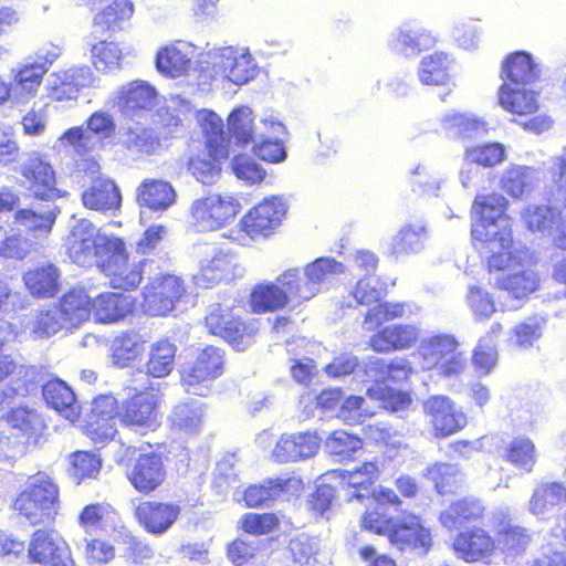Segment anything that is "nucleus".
I'll return each mask as SVG.
<instances>
[{"label":"nucleus","instance_id":"1","mask_svg":"<svg viewBox=\"0 0 566 566\" xmlns=\"http://www.w3.org/2000/svg\"><path fill=\"white\" fill-rule=\"evenodd\" d=\"M507 200L500 193L476 195L472 205V239L481 242L491 270H504L520 264L521 254L514 247L512 220L506 214Z\"/></svg>","mask_w":566,"mask_h":566},{"label":"nucleus","instance_id":"2","mask_svg":"<svg viewBox=\"0 0 566 566\" xmlns=\"http://www.w3.org/2000/svg\"><path fill=\"white\" fill-rule=\"evenodd\" d=\"M201 84L226 80L244 85L258 75V65L248 48L227 45L213 48L199 60Z\"/></svg>","mask_w":566,"mask_h":566},{"label":"nucleus","instance_id":"3","mask_svg":"<svg viewBox=\"0 0 566 566\" xmlns=\"http://www.w3.org/2000/svg\"><path fill=\"white\" fill-rule=\"evenodd\" d=\"M119 247V238L101 232L86 220H77L65 238V248L70 259L81 266L102 263L109 251Z\"/></svg>","mask_w":566,"mask_h":566},{"label":"nucleus","instance_id":"4","mask_svg":"<svg viewBox=\"0 0 566 566\" xmlns=\"http://www.w3.org/2000/svg\"><path fill=\"white\" fill-rule=\"evenodd\" d=\"M412 357L422 370L436 369L446 377L462 374L467 366L465 355L459 350L458 340L450 334L424 337Z\"/></svg>","mask_w":566,"mask_h":566},{"label":"nucleus","instance_id":"5","mask_svg":"<svg viewBox=\"0 0 566 566\" xmlns=\"http://www.w3.org/2000/svg\"><path fill=\"white\" fill-rule=\"evenodd\" d=\"M285 213L286 206L281 198H265L243 217L240 224L223 233V237L239 245H248L256 235H268L276 229Z\"/></svg>","mask_w":566,"mask_h":566},{"label":"nucleus","instance_id":"6","mask_svg":"<svg viewBox=\"0 0 566 566\" xmlns=\"http://www.w3.org/2000/svg\"><path fill=\"white\" fill-rule=\"evenodd\" d=\"M14 509L31 524L52 521L59 510L57 486L43 472L31 476L28 488L17 497Z\"/></svg>","mask_w":566,"mask_h":566},{"label":"nucleus","instance_id":"7","mask_svg":"<svg viewBox=\"0 0 566 566\" xmlns=\"http://www.w3.org/2000/svg\"><path fill=\"white\" fill-rule=\"evenodd\" d=\"M223 352L216 346L198 348L181 369V384L188 394L205 397L212 382L222 375Z\"/></svg>","mask_w":566,"mask_h":566},{"label":"nucleus","instance_id":"8","mask_svg":"<svg viewBox=\"0 0 566 566\" xmlns=\"http://www.w3.org/2000/svg\"><path fill=\"white\" fill-rule=\"evenodd\" d=\"M240 210L241 205L233 195L209 192L192 201L190 216L198 231H218L233 223Z\"/></svg>","mask_w":566,"mask_h":566},{"label":"nucleus","instance_id":"9","mask_svg":"<svg viewBox=\"0 0 566 566\" xmlns=\"http://www.w3.org/2000/svg\"><path fill=\"white\" fill-rule=\"evenodd\" d=\"M245 269L240 256L227 249L208 248L199 260V268L193 275L199 287H210L219 283H229L244 275Z\"/></svg>","mask_w":566,"mask_h":566},{"label":"nucleus","instance_id":"10","mask_svg":"<svg viewBox=\"0 0 566 566\" xmlns=\"http://www.w3.org/2000/svg\"><path fill=\"white\" fill-rule=\"evenodd\" d=\"M145 265L146 260L130 258L127 254L125 243L119 239V247L111 250L98 268L113 289L130 291L140 284Z\"/></svg>","mask_w":566,"mask_h":566},{"label":"nucleus","instance_id":"11","mask_svg":"<svg viewBox=\"0 0 566 566\" xmlns=\"http://www.w3.org/2000/svg\"><path fill=\"white\" fill-rule=\"evenodd\" d=\"M387 538L392 547L401 552L426 554L432 545L430 530L412 513L397 515Z\"/></svg>","mask_w":566,"mask_h":566},{"label":"nucleus","instance_id":"12","mask_svg":"<svg viewBox=\"0 0 566 566\" xmlns=\"http://www.w3.org/2000/svg\"><path fill=\"white\" fill-rule=\"evenodd\" d=\"M59 55V50L54 49L44 56L43 62H25L11 70L12 80L9 85L15 105H24L38 95L49 66Z\"/></svg>","mask_w":566,"mask_h":566},{"label":"nucleus","instance_id":"13","mask_svg":"<svg viewBox=\"0 0 566 566\" xmlns=\"http://www.w3.org/2000/svg\"><path fill=\"white\" fill-rule=\"evenodd\" d=\"M96 75L87 65L52 72L45 80L46 95L54 102L76 101L84 87L95 86Z\"/></svg>","mask_w":566,"mask_h":566},{"label":"nucleus","instance_id":"14","mask_svg":"<svg viewBox=\"0 0 566 566\" xmlns=\"http://www.w3.org/2000/svg\"><path fill=\"white\" fill-rule=\"evenodd\" d=\"M185 293L182 281L171 274L154 276L144 287V311L151 316H164L171 312Z\"/></svg>","mask_w":566,"mask_h":566},{"label":"nucleus","instance_id":"15","mask_svg":"<svg viewBox=\"0 0 566 566\" xmlns=\"http://www.w3.org/2000/svg\"><path fill=\"white\" fill-rule=\"evenodd\" d=\"M3 420L21 451L38 446L46 429L42 415L28 405L11 408L3 416Z\"/></svg>","mask_w":566,"mask_h":566},{"label":"nucleus","instance_id":"16","mask_svg":"<svg viewBox=\"0 0 566 566\" xmlns=\"http://www.w3.org/2000/svg\"><path fill=\"white\" fill-rule=\"evenodd\" d=\"M28 556L32 562L50 566H76L70 545L54 530H38L33 533Z\"/></svg>","mask_w":566,"mask_h":566},{"label":"nucleus","instance_id":"17","mask_svg":"<svg viewBox=\"0 0 566 566\" xmlns=\"http://www.w3.org/2000/svg\"><path fill=\"white\" fill-rule=\"evenodd\" d=\"M423 412L436 437L446 438L454 434L468 423L467 415L446 395H434L426 399Z\"/></svg>","mask_w":566,"mask_h":566},{"label":"nucleus","instance_id":"18","mask_svg":"<svg viewBox=\"0 0 566 566\" xmlns=\"http://www.w3.org/2000/svg\"><path fill=\"white\" fill-rule=\"evenodd\" d=\"M15 170L36 198L50 200L63 196L62 191L55 187V172L51 164L44 160L40 154L30 153Z\"/></svg>","mask_w":566,"mask_h":566},{"label":"nucleus","instance_id":"19","mask_svg":"<svg viewBox=\"0 0 566 566\" xmlns=\"http://www.w3.org/2000/svg\"><path fill=\"white\" fill-rule=\"evenodd\" d=\"M206 326L210 334L218 335L238 350H244L252 339V328L247 327L229 308L213 304L206 316Z\"/></svg>","mask_w":566,"mask_h":566},{"label":"nucleus","instance_id":"20","mask_svg":"<svg viewBox=\"0 0 566 566\" xmlns=\"http://www.w3.org/2000/svg\"><path fill=\"white\" fill-rule=\"evenodd\" d=\"M158 403V395L139 392L123 406L119 412L120 421L138 432L153 431L160 423Z\"/></svg>","mask_w":566,"mask_h":566},{"label":"nucleus","instance_id":"21","mask_svg":"<svg viewBox=\"0 0 566 566\" xmlns=\"http://www.w3.org/2000/svg\"><path fill=\"white\" fill-rule=\"evenodd\" d=\"M322 438L316 431L284 433L272 450V458L279 463H290L315 457Z\"/></svg>","mask_w":566,"mask_h":566},{"label":"nucleus","instance_id":"22","mask_svg":"<svg viewBox=\"0 0 566 566\" xmlns=\"http://www.w3.org/2000/svg\"><path fill=\"white\" fill-rule=\"evenodd\" d=\"M516 249L525 252V254H521L522 260L520 264H515L514 266L504 270H491L490 268L489 270L490 272H499L494 277V285L499 290L506 292L507 295L513 298L524 300L537 290L539 285V277L537 273L531 269L514 271L516 266H523L528 254L525 249Z\"/></svg>","mask_w":566,"mask_h":566},{"label":"nucleus","instance_id":"23","mask_svg":"<svg viewBox=\"0 0 566 566\" xmlns=\"http://www.w3.org/2000/svg\"><path fill=\"white\" fill-rule=\"evenodd\" d=\"M166 478V470L158 454H140L127 469V479L142 493L157 489Z\"/></svg>","mask_w":566,"mask_h":566},{"label":"nucleus","instance_id":"24","mask_svg":"<svg viewBox=\"0 0 566 566\" xmlns=\"http://www.w3.org/2000/svg\"><path fill=\"white\" fill-rule=\"evenodd\" d=\"M158 103V93L145 81H133L117 92L115 104L126 116H135L138 112L150 111Z\"/></svg>","mask_w":566,"mask_h":566},{"label":"nucleus","instance_id":"25","mask_svg":"<svg viewBox=\"0 0 566 566\" xmlns=\"http://www.w3.org/2000/svg\"><path fill=\"white\" fill-rule=\"evenodd\" d=\"M457 556L465 562L489 563L495 551L494 539L482 528L460 533L453 541Z\"/></svg>","mask_w":566,"mask_h":566},{"label":"nucleus","instance_id":"26","mask_svg":"<svg viewBox=\"0 0 566 566\" xmlns=\"http://www.w3.org/2000/svg\"><path fill=\"white\" fill-rule=\"evenodd\" d=\"M180 509L178 505L155 501H145L138 504L135 516L139 524L148 532L160 535L175 523Z\"/></svg>","mask_w":566,"mask_h":566},{"label":"nucleus","instance_id":"27","mask_svg":"<svg viewBox=\"0 0 566 566\" xmlns=\"http://www.w3.org/2000/svg\"><path fill=\"white\" fill-rule=\"evenodd\" d=\"M195 45L177 41L161 48L156 55V67L165 76L177 78L185 76L191 67Z\"/></svg>","mask_w":566,"mask_h":566},{"label":"nucleus","instance_id":"28","mask_svg":"<svg viewBox=\"0 0 566 566\" xmlns=\"http://www.w3.org/2000/svg\"><path fill=\"white\" fill-rule=\"evenodd\" d=\"M419 328L411 324H394L384 327L369 339L370 347L377 353L403 350L419 338Z\"/></svg>","mask_w":566,"mask_h":566},{"label":"nucleus","instance_id":"29","mask_svg":"<svg viewBox=\"0 0 566 566\" xmlns=\"http://www.w3.org/2000/svg\"><path fill=\"white\" fill-rule=\"evenodd\" d=\"M541 74L539 65L525 51L510 54L502 63L503 84L527 86L534 83Z\"/></svg>","mask_w":566,"mask_h":566},{"label":"nucleus","instance_id":"30","mask_svg":"<svg viewBox=\"0 0 566 566\" xmlns=\"http://www.w3.org/2000/svg\"><path fill=\"white\" fill-rule=\"evenodd\" d=\"M538 170L531 166L510 164L502 172L500 186L510 197L521 199L538 185Z\"/></svg>","mask_w":566,"mask_h":566},{"label":"nucleus","instance_id":"31","mask_svg":"<svg viewBox=\"0 0 566 566\" xmlns=\"http://www.w3.org/2000/svg\"><path fill=\"white\" fill-rule=\"evenodd\" d=\"M345 272V265L332 258H318L304 266V275L308 276L304 289L306 294L328 291L336 277Z\"/></svg>","mask_w":566,"mask_h":566},{"label":"nucleus","instance_id":"32","mask_svg":"<svg viewBox=\"0 0 566 566\" xmlns=\"http://www.w3.org/2000/svg\"><path fill=\"white\" fill-rule=\"evenodd\" d=\"M379 474V467L376 462H364L353 470H335L327 474V478L337 481L338 484L345 489H354L350 493L352 497L361 499L364 494L361 490H367L370 484L375 482Z\"/></svg>","mask_w":566,"mask_h":566},{"label":"nucleus","instance_id":"33","mask_svg":"<svg viewBox=\"0 0 566 566\" xmlns=\"http://www.w3.org/2000/svg\"><path fill=\"white\" fill-rule=\"evenodd\" d=\"M46 403L62 417L74 422L80 416V407L73 390L61 379L49 380L42 389Z\"/></svg>","mask_w":566,"mask_h":566},{"label":"nucleus","instance_id":"34","mask_svg":"<svg viewBox=\"0 0 566 566\" xmlns=\"http://www.w3.org/2000/svg\"><path fill=\"white\" fill-rule=\"evenodd\" d=\"M92 315L97 322L113 323L124 318L133 308L130 296L107 292L91 300Z\"/></svg>","mask_w":566,"mask_h":566},{"label":"nucleus","instance_id":"35","mask_svg":"<svg viewBox=\"0 0 566 566\" xmlns=\"http://www.w3.org/2000/svg\"><path fill=\"white\" fill-rule=\"evenodd\" d=\"M82 201L88 209L107 211L119 208L122 197L114 181L108 178H97L83 192Z\"/></svg>","mask_w":566,"mask_h":566},{"label":"nucleus","instance_id":"36","mask_svg":"<svg viewBox=\"0 0 566 566\" xmlns=\"http://www.w3.org/2000/svg\"><path fill=\"white\" fill-rule=\"evenodd\" d=\"M176 191L172 186L164 180H144L137 189V201L139 206L147 207L154 211H165L176 201Z\"/></svg>","mask_w":566,"mask_h":566},{"label":"nucleus","instance_id":"37","mask_svg":"<svg viewBox=\"0 0 566 566\" xmlns=\"http://www.w3.org/2000/svg\"><path fill=\"white\" fill-rule=\"evenodd\" d=\"M60 213L57 206H48L38 210L20 209L14 216L15 222L35 239L46 238Z\"/></svg>","mask_w":566,"mask_h":566},{"label":"nucleus","instance_id":"38","mask_svg":"<svg viewBox=\"0 0 566 566\" xmlns=\"http://www.w3.org/2000/svg\"><path fill=\"white\" fill-rule=\"evenodd\" d=\"M427 237V222L422 218L407 222L392 238L390 251L396 256L417 253L422 250Z\"/></svg>","mask_w":566,"mask_h":566},{"label":"nucleus","instance_id":"39","mask_svg":"<svg viewBox=\"0 0 566 566\" xmlns=\"http://www.w3.org/2000/svg\"><path fill=\"white\" fill-rule=\"evenodd\" d=\"M149 337L146 333L130 329L116 336L111 345L113 364L124 367L135 360L144 350Z\"/></svg>","mask_w":566,"mask_h":566},{"label":"nucleus","instance_id":"40","mask_svg":"<svg viewBox=\"0 0 566 566\" xmlns=\"http://www.w3.org/2000/svg\"><path fill=\"white\" fill-rule=\"evenodd\" d=\"M500 105L518 115H527L537 111V94L527 86L502 84L499 90Z\"/></svg>","mask_w":566,"mask_h":566},{"label":"nucleus","instance_id":"41","mask_svg":"<svg viewBox=\"0 0 566 566\" xmlns=\"http://www.w3.org/2000/svg\"><path fill=\"white\" fill-rule=\"evenodd\" d=\"M197 122L206 137L207 149L214 151V156H228L229 142L223 130L222 118L214 112L201 109L197 112Z\"/></svg>","mask_w":566,"mask_h":566},{"label":"nucleus","instance_id":"42","mask_svg":"<svg viewBox=\"0 0 566 566\" xmlns=\"http://www.w3.org/2000/svg\"><path fill=\"white\" fill-rule=\"evenodd\" d=\"M55 306L67 328L77 327L92 314L91 297L83 290L69 292Z\"/></svg>","mask_w":566,"mask_h":566},{"label":"nucleus","instance_id":"43","mask_svg":"<svg viewBox=\"0 0 566 566\" xmlns=\"http://www.w3.org/2000/svg\"><path fill=\"white\" fill-rule=\"evenodd\" d=\"M365 374L375 384H385L386 380L401 381L412 371L410 363L405 358H395L386 363L378 357H369L365 364Z\"/></svg>","mask_w":566,"mask_h":566},{"label":"nucleus","instance_id":"44","mask_svg":"<svg viewBox=\"0 0 566 566\" xmlns=\"http://www.w3.org/2000/svg\"><path fill=\"white\" fill-rule=\"evenodd\" d=\"M177 346L168 339H159L151 344L145 373L155 378H164L171 374L175 368Z\"/></svg>","mask_w":566,"mask_h":566},{"label":"nucleus","instance_id":"45","mask_svg":"<svg viewBox=\"0 0 566 566\" xmlns=\"http://www.w3.org/2000/svg\"><path fill=\"white\" fill-rule=\"evenodd\" d=\"M53 148L57 151L70 153L74 158L88 156L99 149L83 125L66 129L57 137Z\"/></svg>","mask_w":566,"mask_h":566},{"label":"nucleus","instance_id":"46","mask_svg":"<svg viewBox=\"0 0 566 566\" xmlns=\"http://www.w3.org/2000/svg\"><path fill=\"white\" fill-rule=\"evenodd\" d=\"M562 211L547 205H531L522 213L525 227L533 233L553 237L554 228Z\"/></svg>","mask_w":566,"mask_h":566},{"label":"nucleus","instance_id":"47","mask_svg":"<svg viewBox=\"0 0 566 566\" xmlns=\"http://www.w3.org/2000/svg\"><path fill=\"white\" fill-rule=\"evenodd\" d=\"M566 502V486L559 482L539 484L528 503V511L534 515H543Z\"/></svg>","mask_w":566,"mask_h":566},{"label":"nucleus","instance_id":"48","mask_svg":"<svg viewBox=\"0 0 566 566\" xmlns=\"http://www.w3.org/2000/svg\"><path fill=\"white\" fill-rule=\"evenodd\" d=\"M59 277L57 268L53 264H45L28 271L23 280L32 295L48 297L57 291Z\"/></svg>","mask_w":566,"mask_h":566},{"label":"nucleus","instance_id":"49","mask_svg":"<svg viewBox=\"0 0 566 566\" xmlns=\"http://www.w3.org/2000/svg\"><path fill=\"white\" fill-rule=\"evenodd\" d=\"M483 506L475 499H463L453 503L439 517L440 523L448 530H454L462 524L475 521L482 516Z\"/></svg>","mask_w":566,"mask_h":566},{"label":"nucleus","instance_id":"50","mask_svg":"<svg viewBox=\"0 0 566 566\" xmlns=\"http://www.w3.org/2000/svg\"><path fill=\"white\" fill-rule=\"evenodd\" d=\"M450 59L442 52L424 56L418 70V77L424 85H448Z\"/></svg>","mask_w":566,"mask_h":566},{"label":"nucleus","instance_id":"51","mask_svg":"<svg viewBox=\"0 0 566 566\" xmlns=\"http://www.w3.org/2000/svg\"><path fill=\"white\" fill-rule=\"evenodd\" d=\"M444 129L459 138H471L488 130L486 123L471 113H450L441 118Z\"/></svg>","mask_w":566,"mask_h":566},{"label":"nucleus","instance_id":"52","mask_svg":"<svg viewBox=\"0 0 566 566\" xmlns=\"http://www.w3.org/2000/svg\"><path fill=\"white\" fill-rule=\"evenodd\" d=\"M256 126L249 106H238L228 116L229 132L238 144H252L256 139Z\"/></svg>","mask_w":566,"mask_h":566},{"label":"nucleus","instance_id":"53","mask_svg":"<svg viewBox=\"0 0 566 566\" xmlns=\"http://www.w3.org/2000/svg\"><path fill=\"white\" fill-rule=\"evenodd\" d=\"M290 302L286 290L273 283L259 284L251 293V306L255 312L275 311Z\"/></svg>","mask_w":566,"mask_h":566},{"label":"nucleus","instance_id":"54","mask_svg":"<svg viewBox=\"0 0 566 566\" xmlns=\"http://www.w3.org/2000/svg\"><path fill=\"white\" fill-rule=\"evenodd\" d=\"M205 409V405L198 400L178 403L171 411L170 422L178 430L195 432L202 424Z\"/></svg>","mask_w":566,"mask_h":566},{"label":"nucleus","instance_id":"55","mask_svg":"<svg viewBox=\"0 0 566 566\" xmlns=\"http://www.w3.org/2000/svg\"><path fill=\"white\" fill-rule=\"evenodd\" d=\"M495 549L507 555H516L525 551L531 536L523 527L507 523H500L496 528Z\"/></svg>","mask_w":566,"mask_h":566},{"label":"nucleus","instance_id":"56","mask_svg":"<svg viewBox=\"0 0 566 566\" xmlns=\"http://www.w3.org/2000/svg\"><path fill=\"white\" fill-rule=\"evenodd\" d=\"M307 342L304 337H297L287 343V352L295 357L291 358L290 373L292 378L302 385L308 386L317 374L316 365L313 359L296 353V347H306Z\"/></svg>","mask_w":566,"mask_h":566},{"label":"nucleus","instance_id":"57","mask_svg":"<svg viewBox=\"0 0 566 566\" xmlns=\"http://www.w3.org/2000/svg\"><path fill=\"white\" fill-rule=\"evenodd\" d=\"M84 127L99 149L111 144L116 132L113 115L104 109L93 112L85 120Z\"/></svg>","mask_w":566,"mask_h":566},{"label":"nucleus","instance_id":"58","mask_svg":"<svg viewBox=\"0 0 566 566\" xmlns=\"http://www.w3.org/2000/svg\"><path fill=\"white\" fill-rule=\"evenodd\" d=\"M228 156H214V151L205 149L190 157L189 170L202 184H212L221 168L220 163Z\"/></svg>","mask_w":566,"mask_h":566},{"label":"nucleus","instance_id":"59","mask_svg":"<svg viewBox=\"0 0 566 566\" xmlns=\"http://www.w3.org/2000/svg\"><path fill=\"white\" fill-rule=\"evenodd\" d=\"M134 6L129 0H114L105 9L98 12L94 18L96 29L115 30L120 24L132 18Z\"/></svg>","mask_w":566,"mask_h":566},{"label":"nucleus","instance_id":"60","mask_svg":"<svg viewBox=\"0 0 566 566\" xmlns=\"http://www.w3.org/2000/svg\"><path fill=\"white\" fill-rule=\"evenodd\" d=\"M503 458L514 467L531 472L536 462L535 446L528 438H514L506 446Z\"/></svg>","mask_w":566,"mask_h":566},{"label":"nucleus","instance_id":"61","mask_svg":"<svg viewBox=\"0 0 566 566\" xmlns=\"http://www.w3.org/2000/svg\"><path fill=\"white\" fill-rule=\"evenodd\" d=\"M123 52L115 42L99 41L91 48V61L96 71L108 73L119 69Z\"/></svg>","mask_w":566,"mask_h":566},{"label":"nucleus","instance_id":"62","mask_svg":"<svg viewBox=\"0 0 566 566\" xmlns=\"http://www.w3.org/2000/svg\"><path fill=\"white\" fill-rule=\"evenodd\" d=\"M367 394L370 399L379 402V407L394 412L403 411L411 403L408 394L390 388L386 384H374Z\"/></svg>","mask_w":566,"mask_h":566},{"label":"nucleus","instance_id":"63","mask_svg":"<svg viewBox=\"0 0 566 566\" xmlns=\"http://www.w3.org/2000/svg\"><path fill=\"white\" fill-rule=\"evenodd\" d=\"M122 144L135 155L153 154L158 146V140L153 132L138 126L127 127L120 136Z\"/></svg>","mask_w":566,"mask_h":566},{"label":"nucleus","instance_id":"64","mask_svg":"<svg viewBox=\"0 0 566 566\" xmlns=\"http://www.w3.org/2000/svg\"><path fill=\"white\" fill-rule=\"evenodd\" d=\"M427 476L434 483L440 494L452 492L463 481V475L459 468L449 463L433 464L427 469Z\"/></svg>","mask_w":566,"mask_h":566}]
</instances>
